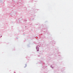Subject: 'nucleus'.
<instances>
[{
    "label": "nucleus",
    "instance_id": "f257e3e1",
    "mask_svg": "<svg viewBox=\"0 0 73 73\" xmlns=\"http://www.w3.org/2000/svg\"><path fill=\"white\" fill-rule=\"evenodd\" d=\"M25 66H27V65L26 64H25Z\"/></svg>",
    "mask_w": 73,
    "mask_h": 73
}]
</instances>
